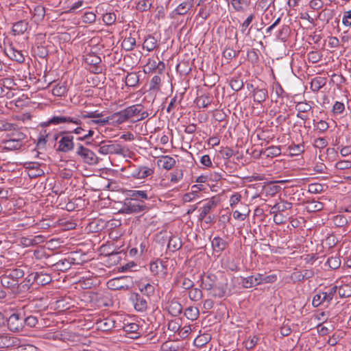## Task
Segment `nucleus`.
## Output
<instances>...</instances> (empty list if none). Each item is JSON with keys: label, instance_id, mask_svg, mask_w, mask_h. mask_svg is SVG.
<instances>
[{"label": "nucleus", "instance_id": "obj_1", "mask_svg": "<svg viewBox=\"0 0 351 351\" xmlns=\"http://www.w3.org/2000/svg\"><path fill=\"white\" fill-rule=\"evenodd\" d=\"M24 275L25 271L21 268L8 269L0 277V282L3 287L12 288L19 285V280Z\"/></svg>", "mask_w": 351, "mask_h": 351}, {"label": "nucleus", "instance_id": "obj_2", "mask_svg": "<svg viewBox=\"0 0 351 351\" xmlns=\"http://www.w3.org/2000/svg\"><path fill=\"white\" fill-rule=\"evenodd\" d=\"M58 141V147L57 151L68 153L71 152L74 149L73 136L71 134V132H61L54 137L55 140Z\"/></svg>", "mask_w": 351, "mask_h": 351}, {"label": "nucleus", "instance_id": "obj_3", "mask_svg": "<svg viewBox=\"0 0 351 351\" xmlns=\"http://www.w3.org/2000/svg\"><path fill=\"white\" fill-rule=\"evenodd\" d=\"M148 209L149 207L146 205L145 202L134 201L127 197L124 200L121 211L122 213L130 215L146 212Z\"/></svg>", "mask_w": 351, "mask_h": 351}, {"label": "nucleus", "instance_id": "obj_4", "mask_svg": "<svg viewBox=\"0 0 351 351\" xmlns=\"http://www.w3.org/2000/svg\"><path fill=\"white\" fill-rule=\"evenodd\" d=\"M125 111L128 120H130L132 123L143 120L149 116V113L143 110L141 104L130 106L125 108Z\"/></svg>", "mask_w": 351, "mask_h": 351}, {"label": "nucleus", "instance_id": "obj_5", "mask_svg": "<svg viewBox=\"0 0 351 351\" xmlns=\"http://www.w3.org/2000/svg\"><path fill=\"white\" fill-rule=\"evenodd\" d=\"M337 287H332L327 291H322L316 293L312 300V304L314 307H318L324 304H329L337 294Z\"/></svg>", "mask_w": 351, "mask_h": 351}, {"label": "nucleus", "instance_id": "obj_6", "mask_svg": "<svg viewBox=\"0 0 351 351\" xmlns=\"http://www.w3.org/2000/svg\"><path fill=\"white\" fill-rule=\"evenodd\" d=\"M73 123L75 125H81L82 120L78 115L71 116V115H60V116H53L48 121L43 122L40 124L43 127H46L49 125H59L60 123Z\"/></svg>", "mask_w": 351, "mask_h": 351}, {"label": "nucleus", "instance_id": "obj_7", "mask_svg": "<svg viewBox=\"0 0 351 351\" xmlns=\"http://www.w3.org/2000/svg\"><path fill=\"white\" fill-rule=\"evenodd\" d=\"M75 153L85 163L95 165L99 162V158L95 152L81 144L77 145Z\"/></svg>", "mask_w": 351, "mask_h": 351}, {"label": "nucleus", "instance_id": "obj_8", "mask_svg": "<svg viewBox=\"0 0 351 351\" xmlns=\"http://www.w3.org/2000/svg\"><path fill=\"white\" fill-rule=\"evenodd\" d=\"M7 326L12 332H19L24 328V317L19 313H12L6 319Z\"/></svg>", "mask_w": 351, "mask_h": 351}, {"label": "nucleus", "instance_id": "obj_9", "mask_svg": "<svg viewBox=\"0 0 351 351\" xmlns=\"http://www.w3.org/2000/svg\"><path fill=\"white\" fill-rule=\"evenodd\" d=\"M130 168L131 177L137 180L145 179L149 176H152L154 173V169L147 166L133 165L131 166Z\"/></svg>", "mask_w": 351, "mask_h": 351}, {"label": "nucleus", "instance_id": "obj_10", "mask_svg": "<svg viewBox=\"0 0 351 351\" xmlns=\"http://www.w3.org/2000/svg\"><path fill=\"white\" fill-rule=\"evenodd\" d=\"M98 152L103 155L122 154L123 149L118 143H109L107 144L105 141H101L99 145Z\"/></svg>", "mask_w": 351, "mask_h": 351}, {"label": "nucleus", "instance_id": "obj_11", "mask_svg": "<svg viewBox=\"0 0 351 351\" xmlns=\"http://www.w3.org/2000/svg\"><path fill=\"white\" fill-rule=\"evenodd\" d=\"M92 299L98 307L109 306L112 304L111 295L108 291H98L93 295Z\"/></svg>", "mask_w": 351, "mask_h": 351}, {"label": "nucleus", "instance_id": "obj_12", "mask_svg": "<svg viewBox=\"0 0 351 351\" xmlns=\"http://www.w3.org/2000/svg\"><path fill=\"white\" fill-rule=\"evenodd\" d=\"M20 343L21 339L16 337L10 334L0 335V348H1L19 346Z\"/></svg>", "mask_w": 351, "mask_h": 351}, {"label": "nucleus", "instance_id": "obj_13", "mask_svg": "<svg viewBox=\"0 0 351 351\" xmlns=\"http://www.w3.org/2000/svg\"><path fill=\"white\" fill-rule=\"evenodd\" d=\"M128 198L133 199L134 201H138L145 202V200L151 198L147 191L141 190H130L128 191Z\"/></svg>", "mask_w": 351, "mask_h": 351}, {"label": "nucleus", "instance_id": "obj_14", "mask_svg": "<svg viewBox=\"0 0 351 351\" xmlns=\"http://www.w3.org/2000/svg\"><path fill=\"white\" fill-rule=\"evenodd\" d=\"M25 168L27 169L28 176L32 178H36L44 174V171L40 168V165L37 162H29L25 164Z\"/></svg>", "mask_w": 351, "mask_h": 351}, {"label": "nucleus", "instance_id": "obj_15", "mask_svg": "<svg viewBox=\"0 0 351 351\" xmlns=\"http://www.w3.org/2000/svg\"><path fill=\"white\" fill-rule=\"evenodd\" d=\"M2 149L6 151H15L20 149L23 145V143H19L9 136L2 140Z\"/></svg>", "mask_w": 351, "mask_h": 351}, {"label": "nucleus", "instance_id": "obj_16", "mask_svg": "<svg viewBox=\"0 0 351 351\" xmlns=\"http://www.w3.org/2000/svg\"><path fill=\"white\" fill-rule=\"evenodd\" d=\"M126 278H127L125 276L112 278L108 282V287L112 290L127 289L128 286L123 283V281L125 280Z\"/></svg>", "mask_w": 351, "mask_h": 351}, {"label": "nucleus", "instance_id": "obj_17", "mask_svg": "<svg viewBox=\"0 0 351 351\" xmlns=\"http://www.w3.org/2000/svg\"><path fill=\"white\" fill-rule=\"evenodd\" d=\"M193 0H186L180 3L177 8L172 12L171 14L173 17L174 15H184L186 14L193 7Z\"/></svg>", "mask_w": 351, "mask_h": 351}, {"label": "nucleus", "instance_id": "obj_18", "mask_svg": "<svg viewBox=\"0 0 351 351\" xmlns=\"http://www.w3.org/2000/svg\"><path fill=\"white\" fill-rule=\"evenodd\" d=\"M204 190L203 185L194 184L191 186V191L183 195V201L184 202H190L199 197V192Z\"/></svg>", "mask_w": 351, "mask_h": 351}, {"label": "nucleus", "instance_id": "obj_19", "mask_svg": "<svg viewBox=\"0 0 351 351\" xmlns=\"http://www.w3.org/2000/svg\"><path fill=\"white\" fill-rule=\"evenodd\" d=\"M176 160L169 156H161L157 160L158 166L165 170L171 169L176 165Z\"/></svg>", "mask_w": 351, "mask_h": 351}, {"label": "nucleus", "instance_id": "obj_20", "mask_svg": "<svg viewBox=\"0 0 351 351\" xmlns=\"http://www.w3.org/2000/svg\"><path fill=\"white\" fill-rule=\"evenodd\" d=\"M134 308L138 311H145L147 308V302L143 296L136 293L132 298Z\"/></svg>", "mask_w": 351, "mask_h": 351}, {"label": "nucleus", "instance_id": "obj_21", "mask_svg": "<svg viewBox=\"0 0 351 351\" xmlns=\"http://www.w3.org/2000/svg\"><path fill=\"white\" fill-rule=\"evenodd\" d=\"M108 124L110 123V121L112 123L117 124V125H119V124H121V123L125 122L126 121H128V118L126 116L125 109H123L119 112H114V113L112 114L111 115L108 117Z\"/></svg>", "mask_w": 351, "mask_h": 351}, {"label": "nucleus", "instance_id": "obj_22", "mask_svg": "<svg viewBox=\"0 0 351 351\" xmlns=\"http://www.w3.org/2000/svg\"><path fill=\"white\" fill-rule=\"evenodd\" d=\"M339 280L336 281L335 285L333 287H337V293L339 294L340 298H348L351 296V286L348 284L341 285Z\"/></svg>", "mask_w": 351, "mask_h": 351}, {"label": "nucleus", "instance_id": "obj_23", "mask_svg": "<svg viewBox=\"0 0 351 351\" xmlns=\"http://www.w3.org/2000/svg\"><path fill=\"white\" fill-rule=\"evenodd\" d=\"M44 241L45 237L41 234L34 237H23L21 240L22 244L26 247L36 245L43 243Z\"/></svg>", "mask_w": 351, "mask_h": 351}, {"label": "nucleus", "instance_id": "obj_24", "mask_svg": "<svg viewBox=\"0 0 351 351\" xmlns=\"http://www.w3.org/2000/svg\"><path fill=\"white\" fill-rule=\"evenodd\" d=\"M267 97L268 93L266 88L256 87L253 89V98L255 102L261 104L267 99Z\"/></svg>", "mask_w": 351, "mask_h": 351}, {"label": "nucleus", "instance_id": "obj_25", "mask_svg": "<svg viewBox=\"0 0 351 351\" xmlns=\"http://www.w3.org/2000/svg\"><path fill=\"white\" fill-rule=\"evenodd\" d=\"M149 269L154 275H159L160 273L165 274V266L162 261L157 259L149 265Z\"/></svg>", "mask_w": 351, "mask_h": 351}, {"label": "nucleus", "instance_id": "obj_26", "mask_svg": "<svg viewBox=\"0 0 351 351\" xmlns=\"http://www.w3.org/2000/svg\"><path fill=\"white\" fill-rule=\"evenodd\" d=\"M212 247L216 252H223L227 247L228 243L219 237L213 238L211 242Z\"/></svg>", "mask_w": 351, "mask_h": 351}, {"label": "nucleus", "instance_id": "obj_27", "mask_svg": "<svg viewBox=\"0 0 351 351\" xmlns=\"http://www.w3.org/2000/svg\"><path fill=\"white\" fill-rule=\"evenodd\" d=\"M216 206L217 203L214 200H208L201 208L199 219L201 221L203 220L206 217V215L216 207Z\"/></svg>", "mask_w": 351, "mask_h": 351}, {"label": "nucleus", "instance_id": "obj_28", "mask_svg": "<svg viewBox=\"0 0 351 351\" xmlns=\"http://www.w3.org/2000/svg\"><path fill=\"white\" fill-rule=\"evenodd\" d=\"M7 54L12 60H15L19 63H22L25 61V57L21 51H19L13 47H10L8 49Z\"/></svg>", "mask_w": 351, "mask_h": 351}, {"label": "nucleus", "instance_id": "obj_29", "mask_svg": "<svg viewBox=\"0 0 351 351\" xmlns=\"http://www.w3.org/2000/svg\"><path fill=\"white\" fill-rule=\"evenodd\" d=\"M29 23L25 20L15 23L12 26V32L14 35L23 34L28 28Z\"/></svg>", "mask_w": 351, "mask_h": 351}, {"label": "nucleus", "instance_id": "obj_30", "mask_svg": "<svg viewBox=\"0 0 351 351\" xmlns=\"http://www.w3.org/2000/svg\"><path fill=\"white\" fill-rule=\"evenodd\" d=\"M326 84V78L316 77L311 80L310 88L313 92H318Z\"/></svg>", "mask_w": 351, "mask_h": 351}, {"label": "nucleus", "instance_id": "obj_31", "mask_svg": "<svg viewBox=\"0 0 351 351\" xmlns=\"http://www.w3.org/2000/svg\"><path fill=\"white\" fill-rule=\"evenodd\" d=\"M167 309L172 316L176 317L182 313V306L178 301L171 300L168 305Z\"/></svg>", "mask_w": 351, "mask_h": 351}, {"label": "nucleus", "instance_id": "obj_32", "mask_svg": "<svg viewBox=\"0 0 351 351\" xmlns=\"http://www.w3.org/2000/svg\"><path fill=\"white\" fill-rule=\"evenodd\" d=\"M230 3L237 12H243L249 5L247 0H230Z\"/></svg>", "mask_w": 351, "mask_h": 351}, {"label": "nucleus", "instance_id": "obj_33", "mask_svg": "<svg viewBox=\"0 0 351 351\" xmlns=\"http://www.w3.org/2000/svg\"><path fill=\"white\" fill-rule=\"evenodd\" d=\"M51 281V277L47 273L43 271L36 272V284L38 285H46Z\"/></svg>", "mask_w": 351, "mask_h": 351}, {"label": "nucleus", "instance_id": "obj_34", "mask_svg": "<svg viewBox=\"0 0 351 351\" xmlns=\"http://www.w3.org/2000/svg\"><path fill=\"white\" fill-rule=\"evenodd\" d=\"M156 39L154 36H148L144 40L143 47L147 51H152L156 48Z\"/></svg>", "mask_w": 351, "mask_h": 351}, {"label": "nucleus", "instance_id": "obj_35", "mask_svg": "<svg viewBox=\"0 0 351 351\" xmlns=\"http://www.w3.org/2000/svg\"><path fill=\"white\" fill-rule=\"evenodd\" d=\"M198 108H207L212 102V97L208 95H201L195 100Z\"/></svg>", "mask_w": 351, "mask_h": 351}, {"label": "nucleus", "instance_id": "obj_36", "mask_svg": "<svg viewBox=\"0 0 351 351\" xmlns=\"http://www.w3.org/2000/svg\"><path fill=\"white\" fill-rule=\"evenodd\" d=\"M184 315L189 319L195 320L199 317V309L195 306H189L185 309Z\"/></svg>", "mask_w": 351, "mask_h": 351}, {"label": "nucleus", "instance_id": "obj_37", "mask_svg": "<svg viewBox=\"0 0 351 351\" xmlns=\"http://www.w3.org/2000/svg\"><path fill=\"white\" fill-rule=\"evenodd\" d=\"M136 45V39L131 35L125 37L122 41L121 46L126 51H131Z\"/></svg>", "mask_w": 351, "mask_h": 351}, {"label": "nucleus", "instance_id": "obj_38", "mask_svg": "<svg viewBox=\"0 0 351 351\" xmlns=\"http://www.w3.org/2000/svg\"><path fill=\"white\" fill-rule=\"evenodd\" d=\"M182 247V243L180 238L176 237H173L170 238L167 247L169 250L175 252L180 249Z\"/></svg>", "mask_w": 351, "mask_h": 351}, {"label": "nucleus", "instance_id": "obj_39", "mask_svg": "<svg viewBox=\"0 0 351 351\" xmlns=\"http://www.w3.org/2000/svg\"><path fill=\"white\" fill-rule=\"evenodd\" d=\"M67 92V87L64 83L58 84L53 87L51 93L53 95L57 97H62Z\"/></svg>", "mask_w": 351, "mask_h": 351}, {"label": "nucleus", "instance_id": "obj_40", "mask_svg": "<svg viewBox=\"0 0 351 351\" xmlns=\"http://www.w3.org/2000/svg\"><path fill=\"white\" fill-rule=\"evenodd\" d=\"M138 76L136 73H128L125 77V84L128 86L134 87L138 84Z\"/></svg>", "mask_w": 351, "mask_h": 351}, {"label": "nucleus", "instance_id": "obj_41", "mask_svg": "<svg viewBox=\"0 0 351 351\" xmlns=\"http://www.w3.org/2000/svg\"><path fill=\"white\" fill-rule=\"evenodd\" d=\"M54 266L59 271H66L71 268V262L66 258H64L57 262Z\"/></svg>", "mask_w": 351, "mask_h": 351}, {"label": "nucleus", "instance_id": "obj_42", "mask_svg": "<svg viewBox=\"0 0 351 351\" xmlns=\"http://www.w3.org/2000/svg\"><path fill=\"white\" fill-rule=\"evenodd\" d=\"M240 283L244 288L246 289L252 288L254 286H256L254 276H250L245 278H241Z\"/></svg>", "mask_w": 351, "mask_h": 351}, {"label": "nucleus", "instance_id": "obj_43", "mask_svg": "<svg viewBox=\"0 0 351 351\" xmlns=\"http://www.w3.org/2000/svg\"><path fill=\"white\" fill-rule=\"evenodd\" d=\"M80 119H104L103 112H99L97 110L92 112H86L82 113L81 115H78Z\"/></svg>", "mask_w": 351, "mask_h": 351}, {"label": "nucleus", "instance_id": "obj_44", "mask_svg": "<svg viewBox=\"0 0 351 351\" xmlns=\"http://www.w3.org/2000/svg\"><path fill=\"white\" fill-rule=\"evenodd\" d=\"M281 154V149L278 146H271L268 148H267L265 151V154L267 157H276L280 155Z\"/></svg>", "mask_w": 351, "mask_h": 351}, {"label": "nucleus", "instance_id": "obj_45", "mask_svg": "<svg viewBox=\"0 0 351 351\" xmlns=\"http://www.w3.org/2000/svg\"><path fill=\"white\" fill-rule=\"evenodd\" d=\"M189 297L190 300L197 302L202 299V291L201 289L197 288H192L189 291Z\"/></svg>", "mask_w": 351, "mask_h": 351}, {"label": "nucleus", "instance_id": "obj_46", "mask_svg": "<svg viewBox=\"0 0 351 351\" xmlns=\"http://www.w3.org/2000/svg\"><path fill=\"white\" fill-rule=\"evenodd\" d=\"M312 109V106L306 101L298 102L295 105V110L298 113H306Z\"/></svg>", "mask_w": 351, "mask_h": 351}, {"label": "nucleus", "instance_id": "obj_47", "mask_svg": "<svg viewBox=\"0 0 351 351\" xmlns=\"http://www.w3.org/2000/svg\"><path fill=\"white\" fill-rule=\"evenodd\" d=\"M326 265L332 269H338L341 265L340 258L337 256H331L328 258Z\"/></svg>", "mask_w": 351, "mask_h": 351}, {"label": "nucleus", "instance_id": "obj_48", "mask_svg": "<svg viewBox=\"0 0 351 351\" xmlns=\"http://www.w3.org/2000/svg\"><path fill=\"white\" fill-rule=\"evenodd\" d=\"M36 272L29 274L23 280V283L24 284L22 287L25 289H28L32 284L36 283Z\"/></svg>", "mask_w": 351, "mask_h": 351}, {"label": "nucleus", "instance_id": "obj_49", "mask_svg": "<svg viewBox=\"0 0 351 351\" xmlns=\"http://www.w3.org/2000/svg\"><path fill=\"white\" fill-rule=\"evenodd\" d=\"M87 123L90 126L97 125L103 127L108 124V117H105L104 119H90V120L87 122Z\"/></svg>", "mask_w": 351, "mask_h": 351}, {"label": "nucleus", "instance_id": "obj_50", "mask_svg": "<svg viewBox=\"0 0 351 351\" xmlns=\"http://www.w3.org/2000/svg\"><path fill=\"white\" fill-rule=\"evenodd\" d=\"M308 60L312 63H317L322 60V54L317 51H311L308 55Z\"/></svg>", "mask_w": 351, "mask_h": 351}, {"label": "nucleus", "instance_id": "obj_51", "mask_svg": "<svg viewBox=\"0 0 351 351\" xmlns=\"http://www.w3.org/2000/svg\"><path fill=\"white\" fill-rule=\"evenodd\" d=\"M123 329L126 332L135 334V336H132V338H136L137 337L136 332L138 330L139 326L136 323H130L125 324Z\"/></svg>", "mask_w": 351, "mask_h": 351}, {"label": "nucleus", "instance_id": "obj_52", "mask_svg": "<svg viewBox=\"0 0 351 351\" xmlns=\"http://www.w3.org/2000/svg\"><path fill=\"white\" fill-rule=\"evenodd\" d=\"M210 340V337L208 334H203V335H199L195 339V343L197 346L202 347L204 345L206 344Z\"/></svg>", "mask_w": 351, "mask_h": 351}, {"label": "nucleus", "instance_id": "obj_53", "mask_svg": "<svg viewBox=\"0 0 351 351\" xmlns=\"http://www.w3.org/2000/svg\"><path fill=\"white\" fill-rule=\"evenodd\" d=\"M324 186L319 183H312L308 186V191L311 193L317 194L323 191Z\"/></svg>", "mask_w": 351, "mask_h": 351}, {"label": "nucleus", "instance_id": "obj_54", "mask_svg": "<svg viewBox=\"0 0 351 351\" xmlns=\"http://www.w3.org/2000/svg\"><path fill=\"white\" fill-rule=\"evenodd\" d=\"M161 79L158 75H154L149 83V90H158L160 89V84Z\"/></svg>", "mask_w": 351, "mask_h": 351}, {"label": "nucleus", "instance_id": "obj_55", "mask_svg": "<svg viewBox=\"0 0 351 351\" xmlns=\"http://www.w3.org/2000/svg\"><path fill=\"white\" fill-rule=\"evenodd\" d=\"M140 291L145 294L146 295L149 296L151 295H153L154 293V287L149 284L147 283L145 285H141L140 287Z\"/></svg>", "mask_w": 351, "mask_h": 351}, {"label": "nucleus", "instance_id": "obj_56", "mask_svg": "<svg viewBox=\"0 0 351 351\" xmlns=\"http://www.w3.org/2000/svg\"><path fill=\"white\" fill-rule=\"evenodd\" d=\"M16 125L5 120H0V131L15 130Z\"/></svg>", "mask_w": 351, "mask_h": 351}, {"label": "nucleus", "instance_id": "obj_57", "mask_svg": "<svg viewBox=\"0 0 351 351\" xmlns=\"http://www.w3.org/2000/svg\"><path fill=\"white\" fill-rule=\"evenodd\" d=\"M116 21V15L114 13L108 12L103 15V21L107 25H112Z\"/></svg>", "mask_w": 351, "mask_h": 351}, {"label": "nucleus", "instance_id": "obj_58", "mask_svg": "<svg viewBox=\"0 0 351 351\" xmlns=\"http://www.w3.org/2000/svg\"><path fill=\"white\" fill-rule=\"evenodd\" d=\"M8 136L15 141H17V142L23 143V141L26 138V135L20 131H14Z\"/></svg>", "mask_w": 351, "mask_h": 351}, {"label": "nucleus", "instance_id": "obj_59", "mask_svg": "<svg viewBox=\"0 0 351 351\" xmlns=\"http://www.w3.org/2000/svg\"><path fill=\"white\" fill-rule=\"evenodd\" d=\"M342 24L346 27H351V10L343 12Z\"/></svg>", "mask_w": 351, "mask_h": 351}, {"label": "nucleus", "instance_id": "obj_60", "mask_svg": "<svg viewBox=\"0 0 351 351\" xmlns=\"http://www.w3.org/2000/svg\"><path fill=\"white\" fill-rule=\"evenodd\" d=\"M333 222L338 227H343L348 223L346 217L343 215H337L333 219Z\"/></svg>", "mask_w": 351, "mask_h": 351}, {"label": "nucleus", "instance_id": "obj_61", "mask_svg": "<svg viewBox=\"0 0 351 351\" xmlns=\"http://www.w3.org/2000/svg\"><path fill=\"white\" fill-rule=\"evenodd\" d=\"M38 320L36 317L33 315H29L25 318H24V326L26 325L29 327H35L38 324Z\"/></svg>", "mask_w": 351, "mask_h": 351}, {"label": "nucleus", "instance_id": "obj_62", "mask_svg": "<svg viewBox=\"0 0 351 351\" xmlns=\"http://www.w3.org/2000/svg\"><path fill=\"white\" fill-rule=\"evenodd\" d=\"M277 204L280 214L286 211L287 210L291 209L292 207V204L286 201H280L278 202Z\"/></svg>", "mask_w": 351, "mask_h": 351}, {"label": "nucleus", "instance_id": "obj_63", "mask_svg": "<svg viewBox=\"0 0 351 351\" xmlns=\"http://www.w3.org/2000/svg\"><path fill=\"white\" fill-rule=\"evenodd\" d=\"M335 168L339 170H345L351 168V161L339 160L335 164Z\"/></svg>", "mask_w": 351, "mask_h": 351}, {"label": "nucleus", "instance_id": "obj_64", "mask_svg": "<svg viewBox=\"0 0 351 351\" xmlns=\"http://www.w3.org/2000/svg\"><path fill=\"white\" fill-rule=\"evenodd\" d=\"M151 5L152 3L148 0H141L138 3L136 8L141 12H144L148 10Z\"/></svg>", "mask_w": 351, "mask_h": 351}]
</instances>
